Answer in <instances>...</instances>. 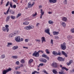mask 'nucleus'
Instances as JSON below:
<instances>
[{"label": "nucleus", "mask_w": 74, "mask_h": 74, "mask_svg": "<svg viewBox=\"0 0 74 74\" xmlns=\"http://www.w3.org/2000/svg\"><path fill=\"white\" fill-rule=\"evenodd\" d=\"M18 34V31L17 32L16 31H15L13 33L10 34L9 35V38H12V37H14V36H16Z\"/></svg>", "instance_id": "1"}, {"label": "nucleus", "mask_w": 74, "mask_h": 74, "mask_svg": "<svg viewBox=\"0 0 74 74\" xmlns=\"http://www.w3.org/2000/svg\"><path fill=\"white\" fill-rule=\"evenodd\" d=\"M41 52V50H39L37 52V51H35L34 53H33L32 55L33 56H34L35 57H38L40 54L39 53Z\"/></svg>", "instance_id": "2"}, {"label": "nucleus", "mask_w": 74, "mask_h": 74, "mask_svg": "<svg viewBox=\"0 0 74 74\" xmlns=\"http://www.w3.org/2000/svg\"><path fill=\"white\" fill-rule=\"evenodd\" d=\"M5 27H3V32H5L7 30V32H8L9 31V28L8 27H9V25H5Z\"/></svg>", "instance_id": "3"}, {"label": "nucleus", "mask_w": 74, "mask_h": 74, "mask_svg": "<svg viewBox=\"0 0 74 74\" xmlns=\"http://www.w3.org/2000/svg\"><path fill=\"white\" fill-rule=\"evenodd\" d=\"M34 27V26L32 25H29V26H26L25 27V29L26 30H30V29H32Z\"/></svg>", "instance_id": "4"}, {"label": "nucleus", "mask_w": 74, "mask_h": 74, "mask_svg": "<svg viewBox=\"0 0 74 74\" xmlns=\"http://www.w3.org/2000/svg\"><path fill=\"white\" fill-rule=\"evenodd\" d=\"M60 47L61 48V49L62 50H65L66 49V43L64 42L63 44H61Z\"/></svg>", "instance_id": "5"}, {"label": "nucleus", "mask_w": 74, "mask_h": 74, "mask_svg": "<svg viewBox=\"0 0 74 74\" xmlns=\"http://www.w3.org/2000/svg\"><path fill=\"white\" fill-rule=\"evenodd\" d=\"M15 40L16 42H20L21 41V38H20V36H16L15 38Z\"/></svg>", "instance_id": "6"}, {"label": "nucleus", "mask_w": 74, "mask_h": 74, "mask_svg": "<svg viewBox=\"0 0 74 74\" xmlns=\"http://www.w3.org/2000/svg\"><path fill=\"white\" fill-rule=\"evenodd\" d=\"M51 66L54 67V68H57L58 67L57 63L55 62L52 63L51 64Z\"/></svg>", "instance_id": "7"}, {"label": "nucleus", "mask_w": 74, "mask_h": 74, "mask_svg": "<svg viewBox=\"0 0 74 74\" xmlns=\"http://www.w3.org/2000/svg\"><path fill=\"white\" fill-rule=\"evenodd\" d=\"M52 53L54 55H60L61 54L60 52H58H58L55 51H53Z\"/></svg>", "instance_id": "8"}, {"label": "nucleus", "mask_w": 74, "mask_h": 74, "mask_svg": "<svg viewBox=\"0 0 74 74\" xmlns=\"http://www.w3.org/2000/svg\"><path fill=\"white\" fill-rule=\"evenodd\" d=\"M40 61L41 62H43L44 63H46L47 62V60L41 58L40 59Z\"/></svg>", "instance_id": "9"}, {"label": "nucleus", "mask_w": 74, "mask_h": 74, "mask_svg": "<svg viewBox=\"0 0 74 74\" xmlns=\"http://www.w3.org/2000/svg\"><path fill=\"white\" fill-rule=\"evenodd\" d=\"M49 28H48L47 29L45 30V33H47V34H49V35H50V32H49Z\"/></svg>", "instance_id": "10"}, {"label": "nucleus", "mask_w": 74, "mask_h": 74, "mask_svg": "<svg viewBox=\"0 0 74 74\" xmlns=\"http://www.w3.org/2000/svg\"><path fill=\"white\" fill-rule=\"evenodd\" d=\"M58 60L60 61L61 62H62V61H64V58L62 57H59L57 58Z\"/></svg>", "instance_id": "11"}, {"label": "nucleus", "mask_w": 74, "mask_h": 74, "mask_svg": "<svg viewBox=\"0 0 74 74\" xmlns=\"http://www.w3.org/2000/svg\"><path fill=\"white\" fill-rule=\"evenodd\" d=\"M62 55H64L65 56V57H66V58H67V57H68V56L67 55V53H65L64 51H62Z\"/></svg>", "instance_id": "12"}, {"label": "nucleus", "mask_w": 74, "mask_h": 74, "mask_svg": "<svg viewBox=\"0 0 74 74\" xmlns=\"http://www.w3.org/2000/svg\"><path fill=\"white\" fill-rule=\"evenodd\" d=\"M42 42L43 43V42H46V40H45V37H43L41 38Z\"/></svg>", "instance_id": "13"}, {"label": "nucleus", "mask_w": 74, "mask_h": 74, "mask_svg": "<svg viewBox=\"0 0 74 74\" xmlns=\"http://www.w3.org/2000/svg\"><path fill=\"white\" fill-rule=\"evenodd\" d=\"M62 20L64 21V22H66L67 21V18L66 17H64L62 18Z\"/></svg>", "instance_id": "14"}, {"label": "nucleus", "mask_w": 74, "mask_h": 74, "mask_svg": "<svg viewBox=\"0 0 74 74\" xmlns=\"http://www.w3.org/2000/svg\"><path fill=\"white\" fill-rule=\"evenodd\" d=\"M18 48V46H14L12 48V49H13V50H15V49H16Z\"/></svg>", "instance_id": "15"}, {"label": "nucleus", "mask_w": 74, "mask_h": 74, "mask_svg": "<svg viewBox=\"0 0 74 74\" xmlns=\"http://www.w3.org/2000/svg\"><path fill=\"white\" fill-rule=\"evenodd\" d=\"M53 73L54 74H58V71H56V69H53Z\"/></svg>", "instance_id": "16"}, {"label": "nucleus", "mask_w": 74, "mask_h": 74, "mask_svg": "<svg viewBox=\"0 0 74 74\" xmlns=\"http://www.w3.org/2000/svg\"><path fill=\"white\" fill-rule=\"evenodd\" d=\"M9 12L11 14H14L15 12L12 10H10L9 11Z\"/></svg>", "instance_id": "17"}, {"label": "nucleus", "mask_w": 74, "mask_h": 74, "mask_svg": "<svg viewBox=\"0 0 74 74\" xmlns=\"http://www.w3.org/2000/svg\"><path fill=\"white\" fill-rule=\"evenodd\" d=\"M53 35H58L59 34V32H53Z\"/></svg>", "instance_id": "18"}, {"label": "nucleus", "mask_w": 74, "mask_h": 74, "mask_svg": "<svg viewBox=\"0 0 74 74\" xmlns=\"http://www.w3.org/2000/svg\"><path fill=\"white\" fill-rule=\"evenodd\" d=\"M5 58V55L4 54L1 55V58L2 59H4V58Z\"/></svg>", "instance_id": "19"}, {"label": "nucleus", "mask_w": 74, "mask_h": 74, "mask_svg": "<svg viewBox=\"0 0 74 74\" xmlns=\"http://www.w3.org/2000/svg\"><path fill=\"white\" fill-rule=\"evenodd\" d=\"M29 23L28 21H25L23 23V25H29Z\"/></svg>", "instance_id": "20"}, {"label": "nucleus", "mask_w": 74, "mask_h": 74, "mask_svg": "<svg viewBox=\"0 0 74 74\" xmlns=\"http://www.w3.org/2000/svg\"><path fill=\"white\" fill-rule=\"evenodd\" d=\"M30 3V2H29V3H28V8H31V7H32V5Z\"/></svg>", "instance_id": "21"}, {"label": "nucleus", "mask_w": 74, "mask_h": 74, "mask_svg": "<svg viewBox=\"0 0 74 74\" xmlns=\"http://www.w3.org/2000/svg\"><path fill=\"white\" fill-rule=\"evenodd\" d=\"M12 45V43H8V47H10V45Z\"/></svg>", "instance_id": "22"}, {"label": "nucleus", "mask_w": 74, "mask_h": 74, "mask_svg": "<svg viewBox=\"0 0 74 74\" xmlns=\"http://www.w3.org/2000/svg\"><path fill=\"white\" fill-rule=\"evenodd\" d=\"M62 25L64 27L66 26V23L64 22H63L62 23Z\"/></svg>", "instance_id": "23"}, {"label": "nucleus", "mask_w": 74, "mask_h": 74, "mask_svg": "<svg viewBox=\"0 0 74 74\" xmlns=\"http://www.w3.org/2000/svg\"><path fill=\"white\" fill-rule=\"evenodd\" d=\"M7 73H8V72L7 71V70H4L3 71V74H6Z\"/></svg>", "instance_id": "24"}, {"label": "nucleus", "mask_w": 74, "mask_h": 74, "mask_svg": "<svg viewBox=\"0 0 74 74\" xmlns=\"http://www.w3.org/2000/svg\"><path fill=\"white\" fill-rule=\"evenodd\" d=\"M62 70H63L64 69V70H66V71H68V70H69V69H68L65 67H62Z\"/></svg>", "instance_id": "25"}, {"label": "nucleus", "mask_w": 74, "mask_h": 74, "mask_svg": "<svg viewBox=\"0 0 74 74\" xmlns=\"http://www.w3.org/2000/svg\"><path fill=\"white\" fill-rule=\"evenodd\" d=\"M42 57H43L44 58H46V57L47 56L45 53H43L42 54Z\"/></svg>", "instance_id": "26"}, {"label": "nucleus", "mask_w": 74, "mask_h": 74, "mask_svg": "<svg viewBox=\"0 0 74 74\" xmlns=\"http://www.w3.org/2000/svg\"><path fill=\"white\" fill-rule=\"evenodd\" d=\"M10 17L11 19H15V17L14 16L11 15Z\"/></svg>", "instance_id": "27"}, {"label": "nucleus", "mask_w": 74, "mask_h": 74, "mask_svg": "<svg viewBox=\"0 0 74 74\" xmlns=\"http://www.w3.org/2000/svg\"><path fill=\"white\" fill-rule=\"evenodd\" d=\"M49 24H51V25H52V24H53V22L52 21L50 20L49 21Z\"/></svg>", "instance_id": "28"}, {"label": "nucleus", "mask_w": 74, "mask_h": 74, "mask_svg": "<svg viewBox=\"0 0 74 74\" xmlns=\"http://www.w3.org/2000/svg\"><path fill=\"white\" fill-rule=\"evenodd\" d=\"M11 70H12V69L11 68H10L6 70V71H7L8 72L9 71H11Z\"/></svg>", "instance_id": "29"}, {"label": "nucleus", "mask_w": 74, "mask_h": 74, "mask_svg": "<svg viewBox=\"0 0 74 74\" xmlns=\"http://www.w3.org/2000/svg\"><path fill=\"white\" fill-rule=\"evenodd\" d=\"M32 62H33V60L32 59H31L29 62V63H32Z\"/></svg>", "instance_id": "30"}, {"label": "nucleus", "mask_w": 74, "mask_h": 74, "mask_svg": "<svg viewBox=\"0 0 74 74\" xmlns=\"http://www.w3.org/2000/svg\"><path fill=\"white\" fill-rule=\"evenodd\" d=\"M12 58H13L14 59H17L18 58V56H13L12 57Z\"/></svg>", "instance_id": "31"}, {"label": "nucleus", "mask_w": 74, "mask_h": 74, "mask_svg": "<svg viewBox=\"0 0 74 74\" xmlns=\"http://www.w3.org/2000/svg\"><path fill=\"white\" fill-rule=\"evenodd\" d=\"M21 63H25V60L23 59H22L21 60Z\"/></svg>", "instance_id": "32"}, {"label": "nucleus", "mask_w": 74, "mask_h": 74, "mask_svg": "<svg viewBox=\"0 0 74 74\" xmlns=\"http://www.w3.org/2000/svg\"><path fill=\"white\" fill-rule=\"evenodd\" d=\"M43 65H44V64L42 63L40 64H39V66L38 65V67H40V66H43Z\"/></svg>", "instance_id": "33"}, {"label": "nucleus", "mask_w": 74, "mask_h": 74, "mask_svg": "<svg viewBox=\"0 0 74 74\" xmlns=\"http://www.w3.org/2000/svg\"><path fill=\"white\" fill-rule=\"evenodd\" d=\"M58 73L59 74H64V72L63 71L62 72H59Z\"/></svg>", "instance_id": "34"}, {"label": "nucleus", "mask_w": 74, "mask_h": 74, "mask_svg": "<svg viewBox=\"0 0 74 74\" xmlns=\"http://www.w3.org/2000/svg\"><path fill=\"white\" fill-rule=\"evenodd\" d=\"M67 0H65L64 1V4H67Z\"/></svg>", "instance_id": "35"}, {"label": "nucleus", "mask_w": 74, "mask_h": 74, "mask_svg": "<svg viewBox=\"0 0 74 74\" xmlns=\"http://www.w3.org/2000/svg\"><path fill=\"white\" fill-rule=\"evenodd\" d=\"M71 31L73 33H74V28H73L71 29Z\"/></svg>", "instance_id": "36"}, {"label": "nucleus", "mask_w": 74, "mask_h": 74, "mask_svg": "<svg viewBox=\"0 0 74 74\" xmlns=\"http://www.w3.org/2000/svg\"><path fill=\"white\" fill-rule=\"evenodd\" d=\"M21 68V67H18V66H17L15 67V70H18V69H20Z\"/></svg>", "instance_id": "37"}, {"label": "nucleus", "mask_w": 74, "mask_h": 74, "mask_svg": "<svg viewBox=\"0 0 74 74\" xmlns=\"http://www.w3.org/2000/svg\"><path fill=\"white\" fill-rule=\"evenodd\" d=\"M67 38H70V39H71V38H72V36H67Z\"/></svg>", "instance_id": "38"}, {"label": "nucleus", "mask_w": 74, "mask_h": 74, "mask_svg": "<svg viewBox=\"0 0 74 74\" xmlns=\"http://www.w3.org/2000/svg\"><path fill=\"white\" fill-rule=\"evenodd\" d=\"M21 72L17 71L16 72L15 74H21Z\"/></svg>", "instance_id": "39"}, {"label": "nucleus", "mask_w": 74, "mask_h": 74, "mask_svg": "<svg viewBox=\"0 0 74 74\" xmlns=\"http://www.w3.org/2000/svg\"><path fill=\"white\" fill-rule=\"evenodd\" d=\"M16 63L17 65H19V62L18 61L16 62Z\"/></svg>", "instance_id": "40"}, {"label": "nucleus", "mask_w": 74, "mask_h": 74, "mask_svg": "<svg viewBox=\"0 0 74 74\" xmlns=\"http://www.w3.org/2000/svg\"><path fill=\"white\" fill-rule=\"evenodd\" d=\"M11 18V16H8L7 17V19H10V18Z\"/></svg>", "instance_id": "41"}, {"label": "nucleus", "mask_w": 74, "mask_h": 74, "mask_svg": "<svg viewBox=\"0 0 74 74\" xmlns=\"http://www.w3.org/2000/svg\"><path fill=\"white\" fill-rule=\"evenodd\" d=\"M10 6L9 7L7 11V14H8V12H9V11H10Z\"/></svg>", "instance_id": "42"}, {"label": "nucleus", "mask_w": 74, "mask_h": 74, "mask_svg": "<svg viewBox=\"0 0 74 74\" xmlns=\"http://www.w3.org/2000/svg\"><path fill=\"white\" fill-rule=\"evenodd\" d=\"M56 1H57V0H53L52 3H56Z\"/></svg>", "instance_id": "43"}, {"label": "nucleus", "mask_w": 74, "mask_h": 74, "mask_svg": "<svg viewBox=\"0 0 74 74\" xmlns=\"http://www.w3.org/2000/svg\"><path fill=\"white\" fill-rule=\"evenodd\" d=\"M9 3H10V2L9 1H8V2L7 3L6 5V7H7L9 5Z\"/></svg>", "instance_id": "44"}, {"label": "nucleus", "mask_w": 74, "mask_h": 74, "mask_svg": "<svg viewBox=\"0 0 74 74\" xmlns=\"http://www.w3.org/2000/svg\"><path fill=\"white\" fill-rule=\"evenodd\" d=\"M51 44H52V45H53V40L51 39Z\"/></svg>", "instance_id": "45"}, {"label": "nucleus", "mask_w": 74, "mask_h": 74, "mask_svg": "<svg viewBox=\"0 0 74 74\" xmlns=\"http://www.w3.org/2000/svg\"><path fill=\"white\" fill-rule=\"evenodd\" d=\"M66 64L67 65V66H70V64H71L70 63V62H67L66 63Z\"/></svg>", "instance_id": "46"}, {"label": "nucleus", "mask_w": 74, "mask_h": 74, "mask_svg": "<svg viewBox=\"0 0 74 74\" xmlns=\"http://www.w3.org/2000/svg\"><path fill=\"white\" fill-rule=\"evenodd\" d=\"M37 15V12H36L35 13V14H34L33 15V16H36Z\"/></svg>", "instance_id": "47"}, {"label": "nucleus", "mask_w": 74, "mask_h": 74, "mask_svg": "<svg viewBox=\"0 0 74 74\" xmlns=\"http://www.w3.org/2000/svg\"><path fill=\"white\" fill-rule=\"evenodd\" d=\"M42 6L41 5H40L39 6V9H41V8H42Z\"/></svg>", "instance_id": "48"}, {"label": "nucleus", "mask_w": 74, "mask_h": 74, "mask_svg": "<svg viewBox=\"0 0 74 74\" xmlns=\"http://www.w3.org/2000/svg\"><path fill=\"white\" fill-rule=\"evenodd\" d=\"M71 64V63H73V60H70V61H69V62Z\"/></svg>", "instance_id": "49"}, {"label": "nucleus", "mask_w": 74, "mask_h": 74, "mask_svg": "<svg viewBox=\"0 0 74 74\" xmlns=\"http://www.w3.org/2000/svg\"><path fill=\"white\" fill-rule=\"evenodd\" d=\"M43 71H43V72H44V73H46V74H47V72L46 71V70H45V69L43 70Z\"/></svg>", "instance_id": "50"}, {"label": "nucleus", "mask_w": 74, "mask_h": 74, "mask_svg": "<svg viewBox=\"0 0 74 74\" xmlns=\"http://www.w3.org/2000/svg\"><path fill=\"white\" fill-rule=\"evenodd\" d=\"M21 15V14H18L17 16V18H18L19 16H20Z\"/></svg>", "instance_id": "51"}, {"label": "nucleus", "mask_w": 74, "mask_h": 74, "mask_svg": "<svg viewBox=\"0 0 74 74\" xmlns=\"http://www.w3.org/2000/svg\"><path fill=\"white\" fill-rule=\"evenodd\" d=\"M16 5H13V8H16Z\"/></svg>", "instance_id": "52"}, {"label": "nucleus", "mask_w": 74, "mask_h": 74, "mask_svg": "<svg viewBox=\"0 0 74 74\" xmlns=\"http://www.w3.org/2000/svg\"><path fill=\"white\" fill-rule=\"evenodd\" d=\"M36 73V71H34V72H33L32 73V74H35Z\"/></svg>", "instance_id": "53"}, {"label": "nucleus", "mask_w": 74, "mask_h": 74, "mask_svg": "<svg viewBox=\"0 0 74 74\" xmlns=\"http://www.w3.org/2000/svg\"><path fill=\"white\" fill-rule=\"evenodd\" d=\"M10 7H11V8H13V7H12V3H10Z\"/></svg>", "instance_id": "54"}, {"label": "nucleus", "mask_w": 74, "mask_h": 74, "mask_svg": "<svg viewBox=\"0 0 74 74\" xmlns=\"http://www.w3.org/2000/svg\"><path fill=\"white\" fill-rule=\"evenodd\" d=\"M9 20H10L9 19H8L7 18H6V22H8L9 21Z\"/></svg>", "instance_id": "55"}, {"label": "nucleus", "mask_w": 74, "mask_h": 74, "mask_svg": "<svg viewBox=\"0 0 74 74\" xmlns=\"http://www.w3.org/2000/svg\"><path fill=\"white\" fill-rule=\"evenodd\" d=\"M36 41H38V42H40V40H39V39H36Z\"/></svg>", "instance_id": "56"}, {"label": "nucleus", "mask_w": 74, "mask_h": 74, "mask_svg": "<svg viewBox=\"0 0 74 74\" xmlns=\"http://www.w3.org/2000/svg\"><path fill=\"white\" fill-rule=\"evenodd\" d=\"M45 58L47 59V60H49V57H48V56H47Z\"/></svg>", "instance_id": "57"}, {"label": "nucleus", "mask_w": 74, "mask_h": 74, "mask_svg": "<svg viewBox=\"0 0 74 74\" xmlns=\"http://www.w3.org/2000/svg\"><path fill=\"white\" fill-rule=\"evenodd\" d=\"M25 41H26V42H28V41H29V40H28V39H26L25 40Z\"/></svg>", "instance_id": "58"}, {"label": "nucleus", "mask_w": 74, "mask_h": 74, "mask_svg": "<svg viewBox=\"0 0 74 74\" xmlns=\"http://www.w3.org/2000/svg\"><path fill=\"white\" fill-rule=\"evenodd\" d=\"M55 38L56 39H58L59 38V37H58V36H55Z\"/></svg>", "instance_id": "59"}, {"label": "nucleus", "mask_w": 74, "mask_h": 74, "mask_svg": "<svg viewBox=\"0 0 74 74\" xmlns=\"http://www.w3.org/2000/svg\"><path fill=\"white\" fill-rule=\"evenodd\" d=\"M52 13L51 12H48V14H52Z\"/></svg>", "instance_id": "60"}, {"label": "nucleus", "mask_w": 74, "mask_h": 74, "mask_svg": "<svg viewBox=\"0 0 74 74\" xmlns=\"http://www.w3.org/2000/svg\"><path fill=\"white\" fill-rule=\"evenodd\" d=\"M34 4H35V2H34V1L33 2V3L32 4V6H33V5H34Z\"/></svg>", "instance_id": "61"}, {"label": "nucleus", "mask_w": 74, "mask_h": 74, "mask_svg": "<svg viewBox=\"0 0 74 74\" xmlns=\"http://www.w3.org/2000/svg\"><path fill=\"white\" fill-rule=\"evenodd\" d=\"M4 0H1V4H2L3 3V1H4Z\"/></svg>", "instance_id": "62"}, {"label": "nucleus", "mask_w": 74, "mask_h": 74, "mask_svg": "<svg viewBox=\"0 0 74 74\" xmlns=\"http://www.w3.org/2000/svg\"><path fill=\"white\" fill-rule=\"evenodd\" d=\"M49 1L50 3H52V1H53V0H49Z\"/></svg>", "instance_id": "63"}, {"label": "nucleus", "mask_w": 74, "mask_h": 74, "mask_svg": "<svg viewBox=\"0 0 74 74\" xmlns=\"http://www.w3.org/2000/svg\"><path fill=\"white\" fill-rule=\"evenodd\" d=\"M24 48H25L26 49H28V47H23Z\"/></svg>", "instance_id": "64"}]
</instances>
